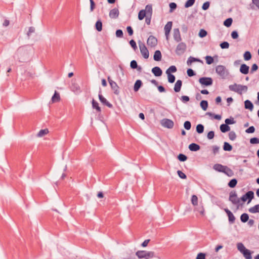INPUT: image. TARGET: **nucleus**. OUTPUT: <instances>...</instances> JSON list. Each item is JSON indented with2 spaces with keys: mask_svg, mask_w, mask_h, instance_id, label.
I'll return each mask as SVG.
<instances>
[{
  "mask_svg": "<svg viewBox=\"0 0 259 259\" xmlns=\"http://www.w3.org/2000/svg\"><path fill=\"white\" fill-rule=\"evenodd\" d=\"M245 108L246 109H248L250 110H252L253 108V106L252 103L249 100H246L244 102Z\"/></svg>",
  "mask_w": 259,
  "mask_h": 259,
  "instance_id": "a878e982",
  "label": "nucleus"
},
{
  "mask_svg": "<svg viewBox=\"0 0 259 259\" xmlns=\"http://www.w3.org/2000/svg\"><path fill=\"white\" fill-rule=\"evenodd\" d=\"M214 136V132L213 131H210L209 132H208V133L207 134V138L208 139H212L213 138Z\"/></svg>",
  "mask_w": 259,
  "mask_h": 259,
  "instance_id": "69168bd1",
  "label": "nucleus"
},
{
  "mask_svg": "<svg viewBox=\"0 0 259 259\" xmlns=\"http://www.w3.org/2000/svg\"><path fill=\"white\" fill-rule=\"evenodd\" d=\"M142 85V82L141 80H137L134 84V91L137 92L139 90V89L140 88V87H141Z\"/></svg>",
  "mask_w": 259,
  "mask_h": 259,
  "instance_id": "393cba45",
  "label": "nucleus"
},
{
  "mask_svg": "<svg viewBox=\"0 0 259 259\" xmlns=\"http://www.w3.org/2000/svg\"><path fill=\"white\" fill-rule=\"evenodd\" d=\"M178 159L181 161H185L187 160V157L183 154H180L178 156Z\"/></svg>",
  "mask_w": 259,
  "mask_h": 259,
  "instance_id": "3c124183",
  "label": "nucleus"
},
{
  "mask_svg": "<svg viewBox=\"0 0 259 259\" xmlns=\"http://www.w3.org/2000/svg\"><path fill=\"white\" fill-rule=\"evenodd\" d=\"M223 172L225 173L226 175H227L229 177H232L234 175L233 171L227 166H225Z\"/></svg>",
  "mask_w": 259,
  "mask_h": 259,
  "instance_id": "4be33fe9",
  "label": "nucleus"
},
{
  "mask_svg": "<svg viewBox=\"0 0 259 259\" xmlns=\"http://www.w3.org/2000/svg\"><path fill=\"white\" fill-rule=\"evenodd\" d=\"M182 85V81L181 80H178L175 84L174 90L176 92H179Z\"/></svg>",
  "mask_w": 259,
  "mask_h": 259,
  "instance_id": "aec40b11",
  "label": "nucleus"
},
{
  "mask_svg": "<svg viewBox=\"0 0 259 259\" xmlns=\"http://www.w3.org/2000/svg\"><path fill=\"white\" fill-rule=\"evenodd\" d=\"M119 11L117 8L112 9L109 12V16L111 18L115 19L118 17Z\"/></svg>",
  "mask_w": 259,
  "mask_h": 259,
  "instance_id": "dca6fc26",
  "label": "nucleus"
},
{
  "mask_svg": "<svg viewBox=\"0 0 259 259\" xmlns=\"http://www.w3.org/2000/svg\"><path fill=\"white\" fill-rule=\"evenodd\" d=\"M200 106L202 109L205 111L206 110L208 107V103L206 101L203 100L200 103Z\"/></svg>",
  "mask_w": 259,
  "mask_h": 259,
  "instance_id": "4c0bfd02",
  "label": "nucleus"
},
{
  "mask_svg": "<svg viewBox=\"0 0 259 259\" xmlns=\"http://www.w3.org/2000/svg\"><path fill=\"white\" fill-rule=\"evenodd\" d=\"M178 174L179 176L182 179H185L187 177L186 175L181 170L178 171Z\"/></svg>",
  "mask_w": 259,
  "mask_h": 259,
  "instance_id": "e2e57ef3",
  "label": "nucleus"
},
{
  "mask_svg": "<svg viewBox=\"0 0 259 259\" xmlns=\"http://www.w3.org/2000/svg\"><path fill=\"white\" fill-rule=\"evenodd\" d=\"M237 248L242 253L247 249L242 243H238L237 244Z\"/></svg>",
  "mask_w": 259,
  "mask_h": 259,
  "instance_id": "ea45409f",
  "label": "nucleus"
},
{
  "mask_svg": "<svg viewBox=\"0 0 259 259\" xmlns=\"http://www.w3.org/2000/svg\"><path fill=\"white\" fill-rule=\"evenodd\" d=\"M240 71L244 74H247L249 72V67L245 64H242L240 68Z\"/></svg>",
  "mask_w": 259,
  "mask_h": 259,
  "instance_id": "a211bd4d",
  "label": "nucleus"
},
{
  "mask_svg": "<svg viewBox=\"0 0 259 259\" xmlns=\"http://www.w3.org/2000/svg\"><path fill=\"white\" fill-rule=\"evenodd\" d=\"M242 253L243 254L244 257L246 259H251L252 258V257L251 255V253L250 252L249 250L246 249L244 252H243Z\"/></svg>",
  "mask_w": 259,
  "mask_h": 259,
  "instance_id": "c9c22d12",
  "label": "nucleus"
},
{
  "mask_svg": "<svg viewBox=\"0 0 259 259\" xmlns=\"http://www.w3.org/2000/svg\"><path fill=\"white\" fill-rule=\"evenodd\" d=\"M49 133V130L47 128L41 130L37 134V137H41Z\"/></svg>",
  "mask_w": 259,
  "mask_h": 259,
  "instance_id": "7c9ffc66",
  "label": "nucleus"
},
{
  "mask_svg": "<svg viewBox=\"0 0 259 259\" xmlns=\"http://www.w3.org/2000/svg\"><path fill=\"white\" fill-rule=\"evenodd\" d=\"M60 100V95L59 94L55 91V94L53 96L52 98V101L53 102H57L59 101Z\"/></svg>",
  "mask_w": 259,
  "mask_h": 259,
  "instance_id": "2f4dec72",
  "label": "nucleus"
},
{
  "mask_svg": "<svg viewBox=\"0 0 259 259\" xmlns=\"http://www.w3.org/2000/svg\"><path fill=\"white\" fill-rule=\"evenodd\" d=\"M152 72L156 76H160L162 73L161 69L159 67H155L153 68Z\"/></svg>",
  "mask_w": 259,
  "mask_h": 259,
  "instance_id": "f3484780",
  "label": "nucleus"
},
{
  "mask_svg": "<svg viewBox=\"0 0 259 259\" xmlns=\"http://www.w3.org/2000/svg\"><path fill=\"white\" fill-rule=\"evenodd\" d=\"M167 74L168 80L170 83L174 82L175 80V76L171 73H166Z\"/></svg>",
  "mask_w": 259,
  "mask_h": 259,
  "instance_id": "a18cd8bd",
  "label": "nucleus"
},
{
  "mask_svg": "<svg viewBox=\"0 0 259 259\" xmlns=\"http://www.w3.org/2000/svg\"><path fill=\"white\" fill-rule=\"evenodd\" d=\"M177 71V68L175 66H170L166 71V73H171V72H175Z\"/></svg>",
  "mask_w": 259,
  "mask_h": 259,
  "instance_id": "c03bdc74",
  "label": "nucleus"
},
{
  "mask_svg": "<svg viewBox=\"0 0 259 259\" xmlns=\"http://www.w3.org/2000/svg\"><path fill=\"white\" fill-rule=\"evenodd\" d=\"M154 59L156 61H159L161 60V53L160 51L157 50L155 52Z\"/></svg>",
  "mask_w": 259,
  "mask_h": 259,
  "instance_id": "5701e85b",
  "label": "nucleus"
},
{
  "mask_svg": "<svg viewBox=\"0 0 259 259\" xmlns=\"http://www.w3.org/2000/svg\"><path fill=\"white\" fill-rule=\"evenodd\" d=\"M99 98L100 102L109 108L112 107V105L101 94H99Z\"/></svg>",
  "mask_w": 259,
  "mask_h": 259,
  "instance_id": "2eb2a0df",
  "label": "nucleus"
},
{
  "mask_svg": "<svg viewBox=\"0 0 259 259\" xmlns=\"http://www.w3.org/2000/svg\"><path fill=\"white\" fill-rule=\"evenodd\" d=\"M108 80L111 86V89L113 91L114 93L116 95H118L119 93V87L118 86L117 83L115 81L112 80L109 76L108 77Z\"/></svg>",
  "mask_w": 259,
  "mask_h": 259,
  "instance_id": "423d86ee",
  "label": "nucleus"
},
{
  "mask_svg": "<svg viewBox=\"0 0 259 259\" xmlns=\"http://www.w3.org/2000/svg\"><path fill=\"white\" fill-rule=\"evenodd\" d=\"M189 148L192 151H197L200 149V147L197 144L192 143L189 145Z\"/></svg>",
  "mask_w": 259,
  "mask_h": 259,
  "instance_id": "412c9836",
  "label": "nucleus"
},
{
  "mask_svg": "<svg viewBox=\"0 0 259 259\" xmlns=\"http://www.w3.org/2000/svg\"><path fill=\"white\" fill-rule=\"evenodd\" d=\"M96 29L98 31H101L102 30V23L100 20H98L95 24Z\"/></svg>",
  "mask_w": 259,
  "mask_h": 259,
  "instance_id": "c85d7f7f",
  "label": "nucleus"
},
{
  "mask_svg": "<svg viewBox=\"0 0 259 259\" xmlns=\"http://www.w3.org/2000/svg\"><path fill=\"white\" fill-rule=\"evenodd\" d=\"M248 219H249V216H248V214H247L246 213H244L242 214L240 217V220L243 223L246 222L248 220Z\"/></svg>",
  "mask_w": 259,
  "mask_h": 259,
  "instance_id": "f704fd0d",
  "label": "nucleus"
},
{
  "mask_svg": "<svg viewBox=\"0 0 259 259\" xmlns=\"http://www.w3.org/2000/svg\"><path fill=\"white\" fill-rule=\"evenodd\" d=\"M225 123L227 125L235 123V121L234 120L233 118H232V119L227 118L225 120Z\"/></svg>",
  "mask_w": 259,
  "mask_h": 259,
  "instance_id": "13d9d810",
  "label": "nucleus"
},
{
  "mask_svg": "<svg viewBox=\"0 0 259 259\" xmlns=\"http://www.w3.org/2000/svg\"><path fill=\"white\" fill-rule=\"evenodd\" d=\"M215 71L218 75H219L223 78H225L228 74V71L226 67L223 65H218L217 66Z\"/></svg>",
  "mask_w": 259,
  "mask_h": 259,
  "instance_id": "7ed1b4c3",
  "label": "nucleus"
},
{
  "mask_svg": "<svg viewBox=\"0 0 259 259\" xmlns=\"http://www.w3.org/2000/svg\"><path fill=\"white\" fill-rule=\"evenodd\" d=\"M250 143L252 144H259V139L257 138H252L250 139Z\"/></svg>",
  "mask_w": 259,
  "mask_h": 259,
  "instance_id": "864d4df0",
  "label": "nucleus"
},
{
  "mask_svg": "<svg viewBox=\"0 0 259 259\" xmlns=\"http://www.w3.org/2000/svg\"><path fill=\"white\" fill-rule=\"evenodd\" d=\"M196 131L199 134H201L204 131V126L202 124H199L196 126Z\"/></svg>",
  "mask_w": 259,
  "mask_h": 259,
  "instance_id": "58836bf2",
  "label": "nucleus"
},
{
  "mask_svg": "<svg viewBox=\"0 0 259 259\" xmlns=\"http://www.w3.org/2000/svg\"><path fill=\"white\" fill-rule=\"evenodd\" d=\"M187 72L188 75L190 77L193 76L195 75V73L192 69H188Z\"/></svg>",
  "mask_w": 259,
  "mask_h": 259,
  "instance_id": "338daca9",
  "label": "nucleus"
},
{
  "mask_svg": "<svg viewBox=\"0 0 259 259\" xmlns=\"http://www.w3.org/2000/svg\"><path fill=\"white\" fill-rule=\"evenodd\" d=\"M202 62L199 59L195 58L191 56L188 58L187 61V64L188 66H191L193 62Z\"/></svg>",
  "mask_w": 259,
  "mask_h": 259,
  "instance_id": "6ab92c4d",
  "label": "nucleus"
},
{
  "mask_svg": "<svg viewBox=\"0 0 259 259\" xmlns=\"http://www.w3.org/2000/svg\"><path fill=\"white\" fill-rule=\"evenodd\" d=\"M136 255L139 259H149L155 256V253L153 251L138 250L136 252Z\"/></svg>",
  "mask_w": 259,
  "mask_h": 259,
  "instance_id": "f257e3e1",
  "label": "nucleus"
},
{
  "mask_svg": "<svg viewBox=\"0 0 259 259\" xmlns=\"http://www.w3.org/2000/svg\"><path fill=\"white\" fill-rule=\"evenodd\" d=\"M225 151H230L232 150V146L227 142H225L223 146Z\"/></svg>",
  "mask_w": 259,
  "mask_h": 259,
  "instance_id": "473e14b6",
  "label": "nucleus"
},
{
  "mask_svg": "<svg viewBox=\"0 0 259 259\" xmlns=\"http://www.w3.org/2000/svg\"><path fill=\"white\" fill-rule=\"evenodd\" d=\"M222 49H228L229 47V44L227 41H224L220 44Z\"/></svg>",
  "mask_w": 259,
  "mask_h": 259,
  "instance_id": "603ef678",
  "label": "nucleus"
},
{
  "mask_svg": "<svg viewBox=\"0 0 259 259\" xmlns=\"http://www.w3.org/2000/svg\"><path fill=\"white\" fill-rule=\"evenodd\" d=\"M146 12H145V10H141L138 14V18L139 20H143L144 17L146 16Z\"/></svg>",
  "mask_w": 259,
  "mask_h": 259,
  "instance_id": "72a5a7b5",
  "label": "nucleus"
},
{
  "mask_svg": "<svg viewBox=\"0 0 259 259\" xmlns=\"http://www.w3.org/2000/svg\"><path fill=\"white\" fill-rule=\"evenodd\" d=\"M147 43L148 46L154 48L157 44V40L155 37L150 35L147 39Z\"/></svg>",
  "mask_w": 259,
  "mask_h": 259,
  "instance_id": "9d476101",
  "label": "nucleus"
},
{
  "mask_svg": "<svg viewBox=\"0 0 259 259\" xmlns=\"http://www.w3.org/2000/svg\"><path fill=\"white\" fill-rule=\"evenodd\" d=\"M172 23L171 21L168 22L164 26V31L166 38L168 40L169 35L172 28Z\"/></svg>",
  "mask_w": 259,
  "mask_h": 259,
  "instance_id": "9b49d317",
  "label": "nucleus"
},
{
  "mask_svg": "<svg viewBox=\"0 0 259 259\" xmlns=\"http://www.w3.org/2000/svg\"><path fill=\"white\" fill-rule=\"evenodd\" d=\"M249 211L253 213L259 212V204L250 208L249 209Z\"/></svg>",
  "mask_w": 259,
  "mask_h": 259,
  "instance_id": "cd10ccee",
  "label": "nucleus"
},
{
  "mask_svg": "<svg viewBox=\"0 0 259 259\" xmlns=\"http://www.w3.org/2000/svg\"><path fill=\"white\" fill-rule=\"evenodd\" d=\"M139 46L141 53L142 55L143 56V57L145 59H148L149 56V51L148 50L145 44L141 41H139Z\"/></svg>",
  "mask_w": 259,
  "mask_h": 259,
  "instance_id": "20e7f679",
  "label": "nucleus"
},
{
  "mask_svg": "<svg viewBox=\"0 0 259 259\" xmlns=\"http://www.w3.org/2000/svg\"><path fill=\"white\" fill-rule=\"evenodd\" d=\"M254 131H255V128L253 126H250L249 128H248L245 131V132L247 133H253L254 132Z\"/></svg>",
  "mask_w": 259,
  "mask_h": 259,
  "instance_id": "052dcab7",
  "label": "nucleus"
},
{
  "mask_svg": "<svg viewBox=\"0 0 259 259\" xmlns=\"http://www.w3.org/2000/svg\"><path fill=\"white\" fill-rule=\"evenodd\" d=\"M191 202L193 205L196 206L198 204V197L196 195H193L191 198Z\"/></svg>",
  "mask_w": 259,
  "mask_h": 259,
  "instance_id": "a19ab883",
  "label": "nucleus"
},
{
  "mask_svg": "<svg viewBox=\"0 0 259 259\" xmlns=\"http://www.w3.org/2000/svg\"><path fill=\"white\" fill-rule=\"evenodd\" d=\"M162 124L164 127L169 128H172L174 125V122L172 120L168 119H165L163 120Z\"/></svg>",
  "mask_w": 259,
  "mask_h": 259,
  "instance_id": "4468645a",
  "label": "nucleus"
},
{
  "mask_svg": "<svg viewBox=\"0 0 259 259\" xmlns=\"http://www.w3.org/2000/svg\"><path fill=\"white\" fill-rule=\"evenodd\" d=\"M196 259H205V254L203 253H199L198 254Z\"/></svg>",
  "mask_w": 259,
  "mask_h": 259,
  "instance_id": "774afa93",
  "label": "nucleus"
},
{
  "mask_svg": "<svg viewBox=\"0 0 259 259\" xmlns=\"http://www.w3.org/2000/svg\"><path fill=\"white\" fill-rule=\"evenodd\" d=\"M229 199L233 204H237L240 202V200L237 197V194L235 192H231L230 193Z\"/></svg>",
  "mask_w": 259,
  "mask_h": 259,
  "instance_id": "1a4fd4ad",
  "label": "nucleus"
},
{
  "mask_svg": "<svg viewBox=\"0 0 259 259\" xmlns=\"http://www.w3.org/2000/svg\"><path fill=\"white\" fill-rule=\"evenodd\" d=\"M205 60H206V63L209 65L212 64L214 61L213 58L212 57L209 56H206Z\"/></svg>",
  "mask_w": 259,
  "mask_h": 259,
  "instance_id": "de8ad7c7",
  "label": "nucleus"
},
{
  "mask_svg": "<svg viewBox=\"0 0 259 259\" xmlns=\"http://www.w3.org/2000/svg\"><path fill=\"white\" fill-rule=\"evenodd\" d=\"M230 127L226 124H223L220 126V130L223 133H225L230 130Z\"/></svg>",
  "mask_w": 259,
  "mask_h": 259,
  "instance_id": "c756f323",
  "label": "nucleus"
},
{
  "mask_svg": "<svg viewBox=\"0 0 259 259\" xmlns=\"http://www.w3.org/2000/svg\"><path fill=\"white\" fill-rule=\"evenodd\" d=\"M207 35V32L204 29H201L199 33V36L200 37H204Z\"/></svg>",
  "mask_w": 259,
  "mask_h": 259,
  "instance_id": "6e6d98bb",
  "label": "nucleus"
},
{
  "mask_svg": "<svg viewBox=\"0 0 259 259\" xmlns=\"http://www.w3.org/2000/svg\"><path fill=\"white\" fill-rule=\"evenodd\" d=\"M195 0H188L185 4V8H189L191 7L194 5L195 3Z\"/></svg>",
  "mask_w": 259,
  "mask_h": 259,
  "instance_id": "37998d69",
  "label": "nucleus"
},
{
  "mask_svg": "<svg viewBox=\"0 0 259 259\" xmlns=\"http://www.w3.org/2000/svg\"><path fill=\"white\" fill-rule=\"evenodd\" d=\"M232 18H228L224 21V24L226 27H230L232 23Z\"/></svg>",
  "mask_w": 259,
  "mask_h": 259,
  "instance_id": "49530a36",
  "label": "nucleus"
},
{
  "mask_svg": "<svg viewBox=\"0 0 259 259\" xmlns=\"http://www.w3.org/2000/svg\"><path fill=\"white\" fill-rule=\"evenodd\" d=\"M92 103L93 108L96 109L98 112H100L101 110V108L99 106L98 103L97 101H96L94 99H93Z\"/></svg>",
  "mask_w": 259,
  "mask_h": 259,
  "instance_id": "bb28decb",
  "label": "nucleus"
},
{
  "mask_svg": "<svg viewBox=\"0 0 259 259\" xmlns=\"http://www.w3.org/2000/svg\"><path fill=\"white\" fill-rule=\"evenodd\" d=\"M184 127L187 130H189L190 128H191V122L189 121H186L184 123Z\"/></svg>",
  "mask_w": 259,
  "mask_h": 259,
  "instance_id": "4d7b16f0",
  "label": "nucleus"
},
{
  "mask_svg": "<svg viewBox=\"0 0 259 259\" xmlns=\"http://www.w3.org/2000/svg\"><path fill=\"white\" fill-rule=\"evenodd\" d=\"M130 44L135 51H136L137 49L136 42L134 40L132 39L131 40H130Z\"/></svg>",
  "mask_w": 259,
  "mask_h": 259,
  "instance_id": "5fc2aeb1",
  "label": "nucleus"
},
{
  "mask_svg": "<svg viewBox=\"0 0 259 259\" xmlns=\"http://www.w3.org/2000/svg\"><path fill=\"white\" fill-rule=\"evenodd\" d=\"M243 57L245 60H249L251 58V53L249 51H246L244 53Z\"/></svg>",
  "mask_w": 259,
  "mask_h": 259,
  "instance_id": "79ce46f5",
  "label": "nucleus"
},
{
  "mask_svg": "<svg viewBox=\"0 0 259 259\" xmlns=\"http://www.w3.org/2000/svg\"><path fill=\"white\" fill-rule=\"evenodd\" d=\"M116 35L118 37H123V32L120 29H118L116 31Z\"/></svg>",
  "mask_w": 259,
  "mask_h": 259,
  "instance_id": "0e129e2a",
  "label": "nucleus"
},
{
  "mask_svg": "<svg viewBox=\"0 0 259 259\" xmlns=\"http://www.w3.org/2000/svg\"><path fill=\"white\" fill-rule=\"evenodd\" d=\"M257 69H258L257 65L256 64H253L251 66V68L250 70V73H253L254 71H256L257 70Z\"/></svg>",
  "mask_w": 259,
  "mask_h": 259,
  "instance_id": "bf43d9fd",
  "label": "nucleus"
},
{
  "mask_svg": "<svg viewBox=\"0 0 259 259\" xmlns=\"http://www.w3.org/2000/svg\"><path fill=\"white\" fill-rule=\"evenodd\" d=\"M187 48L186 44L185 42H180L177 46L176 53L178 55H181L184 53Z\"/></svg>",
  "mask_w": 259,
  "mask_h": 259,
  "instance_id": "39448f33",
  "label": "nucleus"
},
{
  "mask_svg": "<svg viewBox=\"0 0 259 259\" xmlns=\"http://www.w3.org/2000/svg\"><path fill=\"white\" fill-rule=\"evenodd\" d=\"M145 12H147V14H149L150 15L152 13V8L151 5H147L145 8Z\"/></svg>",
  "mask_w": 259,
  "mask_h": 259,
  "instance_id": "8fccbe9b",
  "label": "nucleus"
},
{
  "mask_svg": "<svg viewBox=\"0 0 259 259\" xmlns=\"http://www.w3.org/2000/svg\"><path fill=\"white\" fill-rule=\"evenodd\" d=\"M237 180L235 179H233L229 182V183H228V186L230 188H234L236 186V185H237Z\"/></svg>",
  "mask_w": 259,
  "mask_h": 259,
  "instance_id": "e433bc0d",
  "label": "nucleus"
},
{
  "mask_svg": "<svg viewBox=\"0 0 259 259\" xmlns=\"http://www.w3.org/2000/svg\"><path fill=\"white\" fill-rule=\"evenodd\" d=\"M224 210L226 212V213H227V214L228 217V219H229V222L232 224L234 223L235 221V217H234L233 214L232 213V212L230 210H229L228 208H224Z\"/></svg>",
  "mask_w": 259,
  "mask_h": 259,
  "instance_id": "ddd939ff",
  "label": "nucleus"
},
{
  "mask_svg": "<svg viewBox=\"0 0 259 259\" xmlns=\"http://www.w3.org/2000/svg\"><path fill=\"white\" fill-rule=\"evenodd\" d=\"M229 88L230 91L236 92L240 95H242L243 92H246L248 89L246 85L237 84L236 83L230 85Z\"/></svg>",
  "mask_w": 259,
  "mask_h": 259,
  "instance_id": "f03ea898",
  "label": "nucleus"
},
{
  "mask_svg": "<svg viewBox=\"0 0 259 259\" xmlns=\"http://www.w3.org/2000/svg\"><path fill=\"white\" fill-rule=\"evenodd\" d=\"M225 166L221 164H215L213 166V168L219 172H223Z\"/></svg>",
  "mask_w": 259,
  "mask_h": 259,
  "instance_id": "b1692460",
  "label": "nucleus"
},
{
  "mask_svg": "<svg viewBox=\"0 0 259 259\" xmlns=\"http://www.w3.org/2000/svg\"><path fill=\"white\" fill-rule=\"evenodd\" d=\"M199 82L202 85L209 86L212 84V79L210 77H203L199 78Z\"/></svg>",
  "mask_w": 259,
  "mask_h": 259,
  "instance_id": "0eeeda50",
  "label": "nucleus"
},
{
  "mask_svg": "<svg viewBox=\"0 0 259 259\" xmlns=\"http://www.w3.org/2000/svg\"><path fill=\"white\" fill-rule=\"evenodd\" d=\"M229 138L232 141H234V140H235L236 138V135L235 133L233 131L230 132L229 133Z\"/></svg>",
  "mask_w": 259,
  "mask_h": 259,
  "instance_id": "09e8293b",
  "label": "nucleus"
},
{
  "mask_svg": "<svg viewBox=\"0 0 259 259\" xmlns=\"http://www.w3.org/2000/svg\"><path fill=\"white\" fill-rule=\"evenodd\" d=\"M173 36L175 40L178 42H180L182 40L180 32L178 28H175L174 29Z\"/></svg>",
  "mask_w": 259,
  "mask_h": 259,
  "instance_id": "f8f14e48",
  "label": "nucleus"
},
{
  "mask_svg": "<svg viewBox=\"0 0 259 259\" xmlns=\"http://www.w3.org/2000/svg\"><path fill=\"white\" fill-rule=\"evenodd\" d=\"M254 197V193L252 191H249L247 192L245 195H243L241 199L243 201L245 202L247 200V199H248V203H249L251 200Z\"/></svg>",
  "mask_w": 259,
  "mask_h": 259,
  "instance_id": "6e6552de",
  "label": "nucleus"
},
{
  "mask_svg": "<svg viewBox=\"0 0 259 259\" xmlns=\"http://www.w3.org/2000/svg\"><path fill=\"white\" fill-rule=\"evenodd\" d=\"M137 63L135 60H133L131 62V67L133 69H135L137 67Z\"/></svg>",
  "mask_w": 259,
  "mask_h": 259,
  "instance_id": "680f3d73",
  "label": "nucleus"
}]
</instances>
